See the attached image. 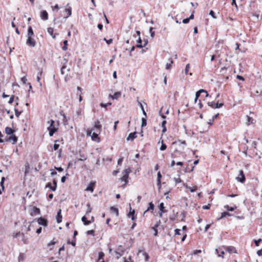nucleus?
I'll return each instance as SVG.
<instances>
[{
  "mask_svg": "<svg viewBox=\"0 0 262 262\" xmlns=\"http://www.w3.org/2000/svg\"><path fill=\"white\" fill-rule=\"evenodd\" d=\"M93 131H94V128L88 129L86 132L87 135L91 136L92 140L97 141V142H99L100 141L98 137V134L99 133L97 132H93Z\"/></svg>",
  "mask_w": 262,
  "mask_h": 262,
  "instance_id": "1",
  "label": "nucleus"
},
{
  "mask_svg": "<svg viewBox=\"0 0 262 262\" xmlns=\"http://www.w3.org/2000/svg\"><path fill=\"white\" fill-rule=\"evenodd\" d=\"M131 170L129 168L125 169L123 172V176L121 178V181H124L125 182L124 185H125L127 182H128V178L129 173L130 172Z\"/></svg>",
  "mask_w": 262,
  "mask_h": 262,
  "instance_id": "2",
  "label": "nucleus"
},
{
  "mask_svg": "<svg viewBox=\"0 0 262 262\" xmlns=\"http://www.w3.org/2000/svg\"><path fill=\"white\" fill-rule=\"evenodd\" d=\"M131 170L129 168L125 169L123 172V176L121 178V181H124L125 182L124 185H125L127 182H128V178L129 173L130 172Z\"/></svg>",
  "mask_w": 262,
  "mask_h": 262,
  "instance_id": "3",
  "label": "nucleus"
},
{
  "mask_svg": "<svg viewBox=\"0 0 262 262\" xmlns=\"http://www.w3.org/2000/svg\"><path fill=\"white\" fill-rule=\"evenodd\" d=\"M50 125L48 127V130L49 132V136L50 137H52L53 136L54 134L57 130V128H56L53 125L55 123L54 121L53 120H51L50 121Z\"/></svg>",
  "mask_w": 262,
  "mask_h": 262,
  "instance_id": "4",
  "label": "nucleus"
},
{
  "mask_svg": "<svg viewBox=\"0 0 262 262\" xmlns=\"http://www.w3.org/2000/svg\"><path fill=\"white\" fill-rule=\"evenodd\" d=\"M36 70L37 71V74L36 75L37 81L39 83L40 86H41L42 83L40 82V79L42 75L43 70L42 68L39 67L38 66H36Z\"/></svg>",
  "mask_w": 262,
  "mask_h": 262,
  "instance_id": "5",
  "label": "nucleus"
},
{
  "mask_svg": "<svg viewBox=\"0 0 262 262\" xmlns=\"http://www.w3.org/2000/svg\"><path fill=\"white\" fill-rule=\"evenodd\" d=\"M102 125L100 124L99 120H96L94 122V126L93 128H94V130L98 132V133H100L101 131Z\"/></svg>",
  "mask_w": 262,
  "mask_h": 262,
  "instance_id": "6",
  "label": "nucleus"
},
{
  "mask_svg": "<svg viewBox=\"0 0 262 262\" xmlns=\"http://www.w3.org/2000/svg\"><path fill=\"white\" fill-rule=\"evenodd\" d=\"M26 43L28 46L34 47L36 45V41L34 38L28 36Z\"/></svg>",
  "mask_w": 262,
  "mask_h": 262,
  "instance_id": "7",
  "label": "nucleus"
},
{
  "mask_svg": "<svg viewBox=\"0 0 262 262\" xmlns=\"http://www.w3.org/2000/svg\"><path fill=\"white\" fill-rule=\"evenodd\" d=\"M239 176L236 178V180L237 181L243 183L245 181V177L243 170H240L239 171Z\"/></svg>",
  "mask_w": 262,
  "mask_h": 262,
  "instance_id": "8",
  "label": "nucleus"
},
{
  "mask_svg": "<svg viewBox=\"0 0 262 262\" xmlns=\"http://www.w3.org/2000/svg\"><path fill=\"white\" fill-rule=\"evenodd\" d=\"M37 221L39 225H42L44 227H46L48 225L47 220L44 218L41 217L37 219Z\"/></svg>",
  "mask_w": 262,
  "mask_h": 262,
  "instance_id": "9",
  "label": "nucleus"
},
{
  "mask_svg": "<svg viewBox=\"0 0 262 262\" xmlns=\"http://www.w3.org/2000/svg\"><path fill=\"white\" fill-rule=\"evenodd\" d=\"M64 12L65 13V16H64V18H68L70 17L72 14V8L71 7L69 8H66L64 10Z\"/></svg>",
  "mask_w": 262,
  "mask_h": 262,
  "instance_id": "10",
  "label": "nucleus"
},
{
  "mask_svg": "<svg viewBox=\"0 0 262 262\" xmlns=\"http://www.w3.org/2000/svg\"><path fill=\"white\" fill-rule=\"evenodd\" d=\"M40 17L43 20L48 19V13L46 10H43L40 12Z\"/></svg>",
  "mask_w": 262,
  "mask_h": 262,
  "instance_id": "11",
  "label": "nucleus"
},
{
  "mask_svg": "<svg viewBox=\"0 0 262 262\" xmlns=\"http://www.w3.org/2000/svg\"><path fill=\"white\" fill-rule=\"evenodd\" d=\"M202 93H205L206 94V97H208L209 96L208 92L206 90H205L204 89H201V90H199L198 92H196L195 93V97H196V99H198V98L200 97V96Z\"/></svg>",
  "mask_w": 262,
  "mask_h": 262,
  "instance_id": "12",
  "label": "nucleus"
},
{
  "mask_svg": "<svg viewBox=\"0 0 262 262\" xmlns=\"http://www.w3.org/2000/svg\"><path fill=\"white\" fill-rule=\"evenodd\" d=\"M61 209H59V210L57 212V214L56 216V221L58 223H60L62 221V215L61 214Z\"/></svg>",
  "mask_w": 262,
  "mask_h": 262,
  "instance_id": "13",
  "label": "nucleus"
},
{
  "mask_svg": "<svg viewBox=\"0 0 262 262\" xmlns=\"http://www.w3.org/2000/svg\"><path fill=\"white\" fill-rule=\"evenodd\" d=\"M137 137L136 136V132H135L134 133H130L127 138V140H133L134 139H135Z\"/></svg>",
  "mask_w": 262,
  "mask_h": 262,
  "instance_id": "14",
  "label": "nucleus"
},
{
  "mask_svg": "<svg viewBox=\"0 0 262 262\" xmlns=\"http://www.w3.org/2000/svg\"><path fill=\"white\" fill-rule=\"evenodd\" d=\"M10 142H12L13 144H14L17 141V137L15 135H12L9 137Z\"/></svg>",
  "mask_w": 262,
  "mask_h": 262,
  "instance_id": "15",
  "label": "nucleus"
},
{
  "mask_svg": "<svg viewBox=\"0 0 262 262\" xmlns=\"http://www.w3.org/2000/svg\"><path fill=\"white\" fill-rule=\"evenodd\" d=\"M14 132V130H13L11 127H6L5 128V133L6 134L8 135H12Z\"/></svg>",
  "mask_w": 262,
  "mask_h": 262,
  "instance_id": "16",
  "label": "nucleus"
},
{
  "mask_svg": "<svg viewBox=\"0 0 262 262\" xmlns=\"http://www.w3.org/2000/svg\"><path fill=\"white\" fill-rule=\"evenodd\" d=\"M154 207H155V206H154V204L152 203V202H150L149 203V207L144 212V213H143V215H144L148 211L151 210L152 211H153V210L154 209Z\"/></svg>",
  "mask_w": 262,
  "mask_h": 262,
  "instance_id": "17",
  "label": "nucleus"
},
{
  "mask_svg": "<svg viewBox=\"0 0 262 262\" xmlns=\"http://www.w3.org/2000/svg\"><path fill=\"white\" fill-rule=\"evenodd\" d=\"M81 221L83 222L84 225H88L92 223L91 221L87 220V219L85 216L82 217Z\"/></svg>",
  "mask_w": 262,
  "mask_h": 262,
  "instance_id": "18",
  "label": "nucleus"
},
{
  "mask_svg": "<svg viewBox=\"0 0 262 262\" xmlns=\"http://www.w3.org/2000/svg\"><path fill=\"white\" fill-rule=\"evenodd\" d=\"M166 124V121L165 120H164L162 122V124H161V126L162 127V133H165L167 130V129H166V127L165 126Z\"/></svg>",
  "mask_w": 262,
  "mask_h": 262,
  "instance_id": "19",
  "label": "nucleus"
},
{
  "mask_svg": "<svg viewBox=\"0 0 262 262\" xmlns=\"http://www.w3.org/2000/svg\"><path fill=\"white\" fill-rule=\"evenodd\" d=\"M110 210H111V211L112 212V213H114L116 214V216H118V214H119V211H118V208L115 207H111L110 208Z\"/></svg>",
  "mask_w": 262,
  "mask_h": 262,
  "instance_id": "20",
  "label": "nucleus"
},
{
  "mask_svg": "<svg viewBox=\"0 0 262 262\" xmlns=\"http://www.w3.org/2000/svg\"><path fill=\"white\" fill-rule=\"evenodd\" d=\"M121 95V93L120 92H117L115 93V94L111 96L113 99H117L119 97H120Z\"/></svg>",
  "mask_w": 262,
  "mask_h": 262,
  "instance_id": "21",
  "label": "nucleus"
},
{
  "mask_svg": "<svg viewBox=\"0 0 262 262\" xmlns=\"http://www.w3.org/2000/svg\"><path fill=\"white\" fill-rule=\"evenodd\" d=\"M53 31H54L53 28H52L51 27L48 28V32L49 33V34H50L52 36V37L53 38L55 39L56 38V34H53Z\"/></svg>",
  "mask_w": 262,
  "mask_h": 262,
  "instance_id": "22",
  "label": "nucleus"
},
{
  "mask_svg": "<svg viewBox=\"0 0 262 262\" xmlns=\"http://www.w3.org/2000/svg\"><path fill=\"white\" fill-rule=\"evenodd\" d=\"M83 114V111L82 108H79L76 111V115L77 117L81 116Z\"/></svg>",
  "mask_w": 262,
  "mask_h": 262,
  "instance_id": "23",
  "label": "nucleus"
},
{
  "mask_svg": "<svg viewBox=\"0 0 262 262\" xmlns=\"http://www.w3.org/2000/svg\"><path fill=\"white\" fill-rule=\"evenodd\" d=\"M94 184V183L91 182L89 185L87 187L85 190L86 191H90L91 192H93L94 190V188L93 185Z\"/></svg>",
  "mask_w": 262,
  "mask_h": 262,
  "instance_id": "24",
  "label": "nucleus"
},
{
  "mask_svg": "<svg viewBox=\"0 0 262 262\" xmlns=\"http://www.w3.org/2000/svg\"><path fill=\"white\" fill-rule=\"evenodd\" d=\"M34 35L33 29L31 26L28 28L27 37H31Z\"/></svg>",
  "mask_w": 262,
  "mask_h": 262,
  "instance_id": "25",
  "label": "nucleus"
},
{
  "mask_svg": "<svg viewBox=\"0 0 262 262\" xmlns=\"http://www.w3.org/2000/svg\"><path fill=\"white\" fill-rule=\"evenodd\" d=\"M137 42L138 44L136 45V47L139 48H143V45H142V40L140 37H138V39L137 40Z\"/></svg>",
  "mask_w": 262,
  "mask_h": 262,
  "instance_id": "26",
  "label": "nucleus"
},
{
  "mask_svg": "<svg viewBox=\"0 0 262 262\" xmlns=\"http://www.w3.org/2000/svg\"><path fill=\"white\" fill-rule=\"evenodd\" d=\"M138 105H139V106L140 107L142 111V113H143V115L145 117V118L147 117V115H146V113L145 112L144 109V107L142 104L141 102L138 101Z\"/></svg>",
  "mask_w": 262,
  "mask_h": 262,
  "instance_id": "27",
  "label": "nucleus"
},
{
  "mask_svg": "<svg viewBox=\"0 0 262 262\" xmlns=\"http://www.w3.org/2000/svg\"><path fill=\"white\" fill-rule=\"evenodd\" d=\"M161 223V221L160 220H159L157 223V224L152 227V229L153 230H156V233L154 234V235L155 236H157V234H158V231H157V227L159 226L160 224Z\"/></svg>",
  "mask_w": 262,
  "mask_h": 262,
  "instance_id": "28",
  "label": "nucleus"
},
{
  "mask_svg": "<svg viewBox=\"0 0 262 262\" xmlns=\"http://www.w3.org/2000/svg\"><path fill=\"white\" fill-rule=\"evenodd\" d=\"M169 62L167 63L166 64V69L168 70L170 68L171 64L173 63V61L171 58H169Z\"/></svg>",
  "mask_w": 262,
  "mask_h": 262,
  "instance_id": "29",
  "label": "nucleus"
},
{
  "mask_svg": "<svg viewBox=\"0 0 262 262\" xmlns=\"http://www.w3.org/2000/svg\"><path fill=\"white\" fill-rule=\"evenodd\" d=\"M226 251H228L229 253H231L232 252H234L235 250L234 247L229 246L226 248Z\"/></svg>",
  "mask_w": 262,
  "mask_h": 262,
  "instance_id": "30",
  "label": "nucleus"
},
{
  "mask_svg": "<svg viewBox=\"0 0 262 262\" xmlns=\"http://www.w3.org/2000/svg\"><path fill=\"white\" fill-rule=\"evenodd\" d=\"M247 124L249 125L250 124L253 123L254 120L252 119V117H250L248 116H247Z\"/></svg>",
  "mask_w": 262,
  "mask_h": 262,
  "instance_id": "31",
  "label": "nucleus"
},
{
  "mask_svg": "<svg viewBox=\"0 0 262 262\" xmlns=\"http://www.w3.org/2000/svg\"><path fill=\"white\" fill-rule=\"evenodd\" d=\"M186 188L187 189H188L191 192H193L195 191L197 189V187L196 186H194L193 187H189L187 185H186Z\"/></svg>",
  "mask_w": 262,
  "mask_h": 262,
  "instance_id": "32",
  "label": "nucleus"
},
{
  "mask_svg": "<svg viewBox=\"0 0 262 262\" xmlns=\"http://www.w3.org/2000/svg\"><path fill=\"white\" fill-rule=\"evenodd\" d=\"M230 215H231V214L229 213H228L227 212H224L222 213L221 217L218 220L223 219L226 216H230Z\"/></svg>",
  "mask_w": 262,
  "mask_h": 262,
  "instance_id": "33",
  "label": "nucleus"
},
{
  "mask_svg": "<svg viewBox=\"0 0 262 262\" xmlns=\"http://www.w3.org/2000/svg\"><path fill=\"white\" fill-rule=\"evenodd\" d=\"M142 122H141V127H143L146 125V118L143 117L141 119Z\"/></svg>",
  "mask_w": 262,
  "mask_h": 262,
  "instance_id": "34",
  "label": "nucleus"
},
{
  "mask_svg": "<svg viewBox=\"0 0 262 262\" xmlns=\"http://www.w3.org/2000/svg\"><path fill=\"white\" fill-rule=\"evenodd\" d=\"M161 143H162V145H161V147H160V149L161 150H162V151H163V150H165V149H166V148H167V146L166 145V144H165L164 143V142H163V140H162V141H161Z\"/></svg>",
  "mask_w": 262,
  "mask_h": 262,
  "instance_id": "35",
  "label": "nucleus"
},
{
  "mask_svg": "<svg viewBox=\"0 0 262 262\" xmlns=\"http://www.w3.org/2000/svg\"><path fill=\"white\" fill-rule=\"evenodd\" d=\"M123 251H121V252L116 251L115 252L116 255H117V258L119 259L122 255Z\"/></svg>",
  "mask_w": 262,
  "mask_h": 262,
  "instance_id": "36",
  "label": "nucleus"
},
{
  "mask_svg": "<svg viewBox=\"0 0 262 262\" xmlns=\"http://www.w3.org/2000/svg\"><path fill=\"white\" fill-rule=\"evenodd\" d=\"M63 46L62 47V49L63 50L66 51L67 50V46H68V40H65L63 41Z\"/></svg>",
  "mask_w": 262,
  "mask_h": 262,
  "instance_id": "37",
  "label": "nucleus"
},
{
  "mask_svg": "<svg viewBox=\"0 0 262 262\" xmlns=\"http://www.w3.org/2000/svg\"><path fill=\"white\" fill-rule=\"evenodd\" d=\"M227 210L233 211L234 210L235 208L236 207H229L228 205H226L224 207Z\"/></svg>",
  "mask_w": 262,
  "mask_h": 262,
  "instance_id": "38",
  "label": "nucleus"
},
{
  "mask_svg": "<svg viewBox=\"0 0 262 262\" xmlns=\"http://www.w3.org/2000/svg\"><path fill=\"white\" fill-rule=\"evenodd\" d=\"M53 182L54 186H53V188H52V191H55L57 188V182L55 180H54Z\"/></svg>",
  "mask_w": 262,
  "mask_h": 262,
  "instance_id": "39",
  "label": "nucleus"
},
{
  "mask_svg": "<svg viewBox=\"0 0 262 262\" xmlns=\"http://www.w3.org/2000/svg\"><path fill=\"white\" fill-rule=\"evenodd\" d=\"M5 180V177H2V179H1V183H0L1 186L2 187V189L3 190H4V184Z\"/></svg>",
  "mask_w": 262,
  "mask_h": 262,
  "instance_id": "40",
  "label": "nucleus"
},
{
  "mask_svg": "<svg viewBox=\"0 0 262 262\" xmlns=\"http://www.w3.org/2000/svg\"><path fill=\"white\" fill-rule=\"evenodd\" d=\"M153 29L154 28L152 27H150L149 28V32H150V36L152 38H154L155 36V32L152 31Z\"/></svg>",
  "mask_w": 262,
  "mask_h": 262,
  "instance_id": "41",
  "label": "nucleus"
},
{
  "mask_svg": "<svg viewBox=\"0 0 262 262\" xmlns=\"http://www.w3.org/2000/svg\"><path fill=\"white\" fill-rule=\"evenodd\" d=\"M223 105H224V104L223 103H216L214 105V108H220V107L223 106Z\"/></svg>",
  "mask_w": 262,
  "mask_h": 262,
  "instance_id": "42",
  "label": "nucleus"
},
{
  "mask_svg": "<svg viewBox=\"0 0 262 262\" xmlns=\"http://www.w3.org/2000/svg\"><path fill=\"white\" fill-rule=\"evenodd\" d=\"M190 68V64L189 63L187 64L185 69V73L186 75L188 74V72L189 71V69Z\"/></svg>",
  "mask_w": 262,
  "mask_h": 262,
  "instance_id": "43",
  "label": "nucleus"
},
{
  "mask_svg": "<svg viewBox=\"0 0 262 262\" xmlns=\"http://www.w3.org/2000/svg\"><path fill=\"white\" fill-rule=\"evenodd\" d=\"M164 203H161L159 205V209H160L159 211L165 212V211H164Z\"/></svg>",
  "mask_w": 262,
  "mask_h": 262,
  "instance_id": "44",
  "label": "nucleus"
},
{
  "mask_svg": "<svg viewBox=\"0 0 262 262\" xmlns=\"http://www.w3.org/2000/svg\"><path fill=\"white\" fill-rule=\"evenodd\" d=\"M209 15H211L213 18L215 19L216 18V16L215 15V13L213 11L210 10L209 12Z\"/></svg>",
  "mask_w": 262,
  "mask_h": 262,
  "instance_id": "45",
  "label": "nucleus"
},
{
  "mask_svg": "<svg viewBox=\"0 0 262 262\" xmlns=\"http://www.w3.org/2000/svg\"><path fill=\"white\" fill-rule=\"evenodd\" d=\"M94 233L95 231L93 230H90L86 231V234L88 235H92L93 236H94Z\"/></svg>",
  "mask_w": 262,
  "mask_h": 262,
  "instance_id": "46",
  "label": "nucleus"
},
{
  "mask_svg": "<svg viewBox=\"0 0 262 262\" xmlns=\"http://www.w3.org/2000/svg\"><path fill=\"white\" fill-rule=\"evenodd\" d=\"M99 257H98V259L100 260L101 259H103L104 256V254L103 252H100L99 253V255H98Z\"/></svg>",
  "mask_w": 262,
  "mask_h": 262,
  "instance_id": "47",
  "label": "nucleus"
},
{
  "mask_svg": "<svg viewBox=\"0 0 262 262\" xmlns=\"http://www.w3.org/2000/svg\"><path fill=\"white\" fill-rule=\"evenodd\" d=\"M135 213V210H133L132 211H130L128 214H127V216L128 217H130V216H132L133 214V215H134Z\"/></svg>",
  "mask_w": 262,
  "mask_h": 262,
  "instance_id": "48",
  "label": "nucleus"
},
{
  "mask_svg": "<svg viewBox=\"0 0 262 262\" xmlns=\"http://www.w3.org/2000/svg\"><path fill=\"white\" fill-rule=\"evenodd\" d=\"M216 253L218 254L219 257H223V255L224 254V252L223 251H221V253L219 254V252L218 249H215Z\"/></svg>",
  "mask_w": 262,
  "mask_h": 262,
  "instance_id": "49",
  "label": "nucleus"
},
{
  "mask_svg": "<svg viewBox=\"0 0 262 262\" xmlns=\"http://www.w3.org/2000/svg\"><path fill=\"white\" fill-rule=\"evenodd\" d=\"M143 255L145 256V261H147L148 260V259H149V256L148 255V254L146 252H143Z\"/></svg>",
  "mask_w": 262,
  "mask_h": 262,
  "instance_id": "50",
  "label": "nucleus"
},
{
  "mask_svg": "<svg viewBox=\"0 0 262 262\" xmlns=\"http://www.w3.org/2000/svg\"><path fill=\"white\" fill-rule=\"evenodd\" d=\"M104 40L106 41V43L108 45H110L113 42L112 39H110L108 40H107L105 38H104Z\"/></svg>",
  "mask_w": 262,
  "mask_h": 262,
  "instance_id": "51",
  "label": "nucleus"
},
{
  "mask_svg": "<svg viewBox=\"0 0 262 262\" xmlns=\"http://www.w3.org/2000/svg\"><path fill=\"white\" fill-rule=\"evenodd\" d=\"M261 241V238H259L257 240H254V243H255V244L256 246H258V245H259V243Z\"/></svg>",
  "mask_w": 262,
  "mask_h": 262,
  "instance_id": "52",
  "label": "nucleus"
},
{
  "mask_svg": "<svg viewBox=\"0 0 262 262\" xmlns=\"http://www.w3.org/2000/svg\"><path fill=\"white\" fill-rule=\"evenodd\" d=\"M174 181H175V182L176 183H180L181 182V179L180 178H174Z\"/></svg>",
  "mask_w": 262,
  "mask_h": 262,
  "instance_id": "53",
  "label": "nucleus"
},
{
  "mask_svg": "<svg viewBox=\"0 0 262 262\" xmlns=\"http://www.w3.org/2000/svg\"><path fill=\"white\" fill-rule=\"evenodd\" d=\"M14 111H15V115L17 117H18L19 116V115H20L21 112H18V111L16 108L14 109Z\"/></svg>",
  "mask_w": 262,
  "mask_h": 262,
  "instance_id": "54",
  "label": "nucleus"
},
{
  "mask_svg": "<svg viewBox=\"0 0 262 262\" xmlns=\"http://www.w3.org/2000/svg\"><path fill=\"white\" fill-rule=\"evenodd\" d=\"M210 204H208L207 205L203 206L202 208L203 209L207 210V209H209L210 208Z\"/></svg>",
  "mask_w": 262,
  "mask_h": 262,
  "instance_id": "55",
  "label": "nucleus"
},
{
  "mask_svg": "<svg viewBox=\"0 0 262 262\" xmlns=\"http://www.w3.org/2000/svg\"><path fill=\"white\" fill-rule=\"evenodd\" d=\"M207 104H208V106H209L212 108H214L215 104H214L213 102H208L207 103Z\"/></svg>",
  "mask_w": 262,
  "mask_h": 262,
  "instance_id": "56",
  "label": "nucleus"
},
{
  "mask_svg": "<svg viewBox=\"0 0 262 262\" xmlns=\"http://www.w3.org/2000/svg\"><path fill=\"white\" fill-rule=\"evenodd\" d=\"M34 212H35L37 214H40V210L39 208H38L37 207L34 208Z\"/></svg>",
  "mask_w": 262,
  "mask_h": 262,
  "instance_id": "57",
  "label": "nucleus"
},
{
  "mask_svg": "<svg viewBox=\"0 0 262 262\" xmlns=\"http://www.w3.org/2000/svg\"><path fill=\"white\" fill-rule=\"evenodd\" d=\"M81 158L78 159L77 161H84L87 159L86 157H85L84 156H81Z\"/></svg>",
  "mask_w": 262,
  "mask_h": 262,
  "instance_id": "58",
  "label": "nucleus"
},
{
  "mask_svg": "<svg viewBox=\"0 0 262 262\" xmlns=\"http://www.w3.org/2000/svg\"><path fill=\"white\" fill-rule=\"evenodd\" d=\"M14 101V96L12 95L8 101L9 103H12Z\"/></svg>",
  "mask_w": 262,
  "mask_h": 262,
  "instance_id": "59",
  "label": "nucleus"
},
{
  "mask_svg": "<svg viewBox=\"0 0 262 262\" xmlns=\"http://www.w3.org/2000/svg\"><path fill=\"white\" fill-rule=\"evenodd\" d=\"M46 188H50V189L52 190V188H53V186L51 185V183H48L46 186Z\"/></svg>",
  "mask_w": 262,
  "mask_h": 262,
  "instance_id": "60",
  "label": "nucleus"
},
{
  "mask_svg": "<svg viewBox=\"0 0 262 262\" xmlns=\"http://www.w3.org/2000/svg\"><path fill=\"white\" fill-rule=\"evenodd\" d=\"M189 19L188 18H185L183 20L182 22L184 24H187L189 21Z\"/></svg>",
  "mask_w": 262,
  "mask_h": 262,
  "instance_id": "61",
  "label": "nucleus"
},
{
  "mask_svg": "<svg viewBox=\"0 0 262 262\" xmlns=\"http://www.w3.org/2000/svg\"><path fill=\"white\" fill-rule=\"evenodd\" d=\"M123 160V158H120L118 160V164L121 165L122 163V161Z\"/></svg>",
  "mask_w": 262,
  "mask_h": 262,
  "instance_id": "62",
  "label": "nucleus"
},
{
  "mask_svg": "<svg viewBox=\"0 0 262 262\" xmlns=\"http://www.w3.org/2000/svg\"><path fill=\"white\" fill-rule=\"evenodd\" d=\"M59 144L55 143L54 145V146H53L54 149L55 150H57L58 149V148H59Z\"/></svg>",
  "mask_w": 262,
  "mask_h": 262,
  "instance_id": "63",
  "label": "nucleus"
},
{
  "mask_svg": "<svg viewBox=\"0 0 262 262\" xmlns=\"http://www.w3.org/2000/svg\"><path fill=\"white\" fill-rule=\"evenodd\" d=\"M256 253L258 256L262 255V249L261 250H258Z\"/></svg>",
  "mask_w": 262,
  "mask_h": 262,
  "instance_id": "64",
  "label": "nucleus"
}]
</instances>
